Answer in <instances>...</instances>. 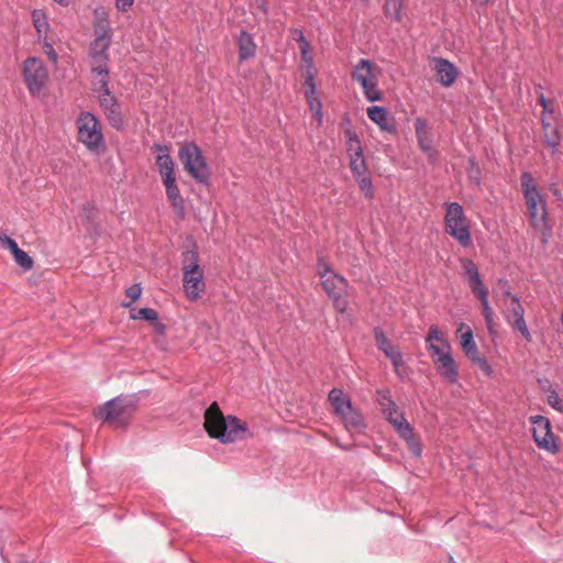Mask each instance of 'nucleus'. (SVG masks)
Instances as JSON below:
<instances>
[{"label": "nucleus", "mask_w": 563, "mask_h": 563, "mask_svg": "<svg viewBox=\"0 0 563 563\" xmlns=\"http://www.w3.org/2000/svg\"><path fill=\"white\" fill-rule=\"evenodd\" d=\"M426 347L434 364L438 374L451 384L457 382L459 369L452 357L451 344L438 325L432 324L426 336Z\"/></svg>", "instance_id": "1"}, {"label": "nucleus", "mask_w": 563, "mask_h": 563, "mask_svg": "<svg viewBox=\"0 0 563 563\" xmlns=\"http://www.w3.org/2000/svg\"><path fill=\"white\" fill-rule=\"evenodd\" d=\"M205 428L211 438L222 443H232L249 437V428L234 416L224 417L217 402L205 412Z\"/></svg>", "instance_id": "2"}, {"label": "nucleus", "mask_w": 563, "mask_h": 563, "mask_svg": "<svg viewBox=\"0 0 563 563\" xmlns=\"http://www.w3.org/2000/svg\"><path fill=\"white\" fill-rule=\"evenodd\" d=\"M520 183L531 225L538 231L549 229L547 201L541 195L533 176L529 172H523L520 176Z\"/></svg>", "instance_id": "3"}, {"label": "nucleus", "mask_w": 563, "mask_h": 563, "mask_svg": "<svg viewBox=\"0 0 563 563\" xmlns=\"http://www.w3.org/2000/svg\"><path fill=\"white\" fill-rule=\"evenodd\" d=\"M183 288L186 297L195 301L205 291V274L199 264V254L196 249L187 250L181 254Z\"/></svg>", "instance_id": "4"}, {"label": "nucleus", "mask_w": 563, "mask_h": 563, "mask_svg": "<svg viewBox=\"0 0 563 563\" xmlns=\"http://www.w3.org/2000/svg\"><path fill=\"white\" fill-rule=\"evenodd\" d=\"M78 141L92 154H101L106 150V140L99 119L89 111L80 112L76 119Z\"/></svg>", "instance_id": "5"}, {"label": "nucleus", "mask_w": 563, "mask_h": 563, "mask_svg": "<svg viewBox=\"0 0 563 563\" xmlns=\"http://www.w3.org/2000/svg\"><path fill=\"white\" fill-rule=\"evenodd\" d=\"M317 273L321 279V285L327 295L333 300L334 308L343 313L347 308V301L344 297L347 288V280L336 274L330 264L319 258L317 263Z\"/></svg>", "instance_id": "6"}, {"label": "nucleus", "mask_w": 563, "mask_h": 563, "mask_svg": "<svg viewBox=\"0 0 563 563\" xmlns=\"http://www.w3.org/2000/svg\"><path fill=\"white\" fill-rule=\"evenodd\" d=\"M136 406L137 400L133 396H118L98 408L97 418L117 428L124 427Z\"/></svg>", "instance_id": "7"}, {"label": "nucleus", "mask_w": 563, "mask_h": 563, "mask_svg": "<svg viewBox=\"0 0 563 563\" xmlns=\"http://www.w3.org/2000/svg\"><path fill=\"white\" fill-rule=\"evenodd\" d=\"M444 217L445 232L463 247L472 245L470 222L463 207L459 202H449Z\"/></svg>", "instance_id": "8"}, {"label": "nucleus", "mask_w": 563, "mask_h": 563, "mask_svg": "<svg viewBox=\"0 0 563 563\" xmlns=\"http://www.w3.org/2000/svg\"><path fill=\"white\" fill-rule=\"evenodd\" d=\"M178 156L187 173L198 183L207 184L210 170L200 147L195 142H186L179 148Z\"/></svg>", "instance_id": "9"}, {"label": "nucleus", "mask_w": 563, "mask_h": 563, "mask_svg": "<svg viewBox=\"0 0 563 563\" xmlns=\"http://www.w3.org/2000/svg\"><path fill=\"white\" fill-rule=\"evenodd\" d=\"M460 263L466 275L472 294L481 301L483 306L484 319L494 317L493 309L488 301V289L483 284L477 265L470 258H461Z\"/></svg>", "instance_id": "10"}, {"label": "nucleus", "mask_w": 563, "mask_h": 563, "mask_svg": "<svg viewBox=\"0 0 563 563\" xmlns=\"http://www.w3.org/2000/svg\"><path fill=\"white\" fill-rule=\"evenodd\" d=\"M353 78L361 85L365 98L371 101H379L382 92L377 87V74L373 63L368 59L362 58L353 71Z\"/></svg>", "instance_id": "11"}, {"label": "nucleus", "mask_w": 563, "mask_h": 563, "mask_svg": "<svg viewBox=\"0 0 563 563\" xmlns=\"http://www.w3.org/2000/svg\"><path fill=\"white\" fill-rule=\"evenodd\" d=\"M353 78L361 85L365 98L371 101H379L382 92L377 87V74L373 63L368 59L362 58L353 71Z\"/></svg>", "instance_id": "12"}, {"label": "nucleus", "mask_w": 563, "mask_h": 563, "mask_svg": "<svg viewBox=\"0 0 563 563\" xmlns=\"http://www.w3.org/2000/svg\"><path fill=\"white\" fill-rule=\"evenodd\" d=\"M23 77L30 95L38 96L48 80L47 67L42 59L29 57L23 63Z\"/></svg>", "instance_id": "13"}, {"label": "nucleus", "mask_w": 563, "mask_h": 563, "mask_svg": "<svg viewBox=\"0 0 563 563\" xmlns=\"http://www.w3.org/2000/svg\"><path fill=\"white\" fill-rule=\"evenodd\" d=\"M456 338L460 340L461 347L465 355L476 364L487 376H490L493 368L485 357L479 356V352L474 340L473 330L465 323H461L456 329Z\"/></svg>", "instance_id": "14"}, {"label": "nucleus", "mask_w": 563, "mask_h": 563, "mask_svg": "<svg viewBox=\"0 0 563 563\" xmlns=\"http://www.w3.org/2000/svg\"><path fill=\"white\" fill-rule=\"evenodd\" d=\"M99 91L101 92L99 96L100 107L102 108L109 124L113 129L120 131L124 126V120L117 98L109 89V79H99Z\"/></svg>", "instance_id": "15"}, {"label": "nucleus", "mask_w": 563, "mask_h": 563, "mask_svg": "<svg viewBox=\"0 0 563 563\" xmlns=\"http://www.w3.org/2000/svg\"><path fill=\"white\" fill-rule=\"evenodd\" d=\"M377 401L380 406L385 419L394 427L396 432L407 434L409 433L410 423L405 418L404 412L398 408L396 402L391 399L388 390L377 391Z\"/></svg>", "instance_id": "16"}, {"label": "nucleus", "mask_w": 563, "mask_h": 563, "mask_svg": "<svg viewBox=\"0 0 563 563\" xmlns=\"http://www.w3.org/2000/svg\"><path fill=\"white\" fill-rule=\"evenodd\" d=\"M529 420L532 426V437L537 446L550 453H556L559 446L552 432L550 420L540 415L531 416Z\"/></svg>", "instance_id": "17"}, {"label": "nucleus", "mask_w": 563, "mask_h": 563, "mask_svg": "<svg viewBox=\"0 0 563 563\" xmlns=\"http://www.w3.org/2000/svg\"><path fill=\"white\" fill-rule=\"evenodd\" d=\"M111 40L95 38L90 44L91 73L99 79H109V48Z\"/></svg>", "instance_id": "18"}, {"label": "nucleus", "mask_w": 563, "mask_h": 563, "mask_svg": "<svg viewBox=\"0 0 563 563\" xmlns=\"http://www.w3.org/2000/svg\"><path fill=\"white\" fill-rule=\"evenodd\" d=\"M346 151L350 158V168L354 178L369 174L363 155L361 141L355 132L347 130Z\"/></svg>", "instance_id": "19"}, {"label": "nucleus", "mask_w": 563, "mask_h": 563, "mask_svg": "<svg viewBox=\"0 0 563 563\" xmlns=\"http://www.w3.org/2000/svg\"><path fill=\"white\" fill-rule=\"evenodd\" d=\"M374 336L378 350L382 351L386 355V357L390 360L396 374L402 378L401 371L404 368H407V365L402 358V353L400 352L398 346L393 344V342L386 336L384 331L378 327L374 329Z\"/></svg>", "instance_id": "20"}, {"label": "nucleus", "mask_w": 563, "mask_h": 563, "mask_svg": "<svg viewBox=\"0 0 563 563\" xmlns=\"http://www.w3.org/2000/svg\"><path fill=\"white\" fill-rule=\"evenodd\" d=\"M152 151L157 152L156 166L163 180L176 178L175 175V162L169 154V147L155 143L152 146Z\"/></svg>", "instance_id": "21"}, {"label": "nucleus", "mask_w": 563, "mask_h": 563, "mask_svg": "<svg viewBox=\"0 0 563 563\" xmlns=\"http://www.w3.org/2000/svg\"><path fill=\"white\" fill-rule=\"evenodd\" d=\"M415 131L420 150L428 155L429 159L435 161L438 153L432 146L427 121L422 118H417L415 121Z\"/></svg>", "instance_id": "22"}, {"label": "nucleus", "mask_w": 563, "mask_h": 563, "mask_svg": "<svg viewBox=\"0 0 563 563\" xmlns=\"http://www.w3.org/2000/svg\"><path fill=\"white\" fill-rule=\"evenodd\" d=\"M435 70L438 81L444 87L452 86L459 76L456 66L445 58L435 59Z\"/></svg>", "instance_id": "23"}, {"label": "nucleus", "mask_w": 563, "mask_h": 563, "mask_svg": "<svg viewBox=\"0 0 563 563\" xmlns=\"http://www.w3.org/2000/svg\"><path fill=\"white\" fill-rule=\"evenodd\" d=\"M238 48L240 62H245L253 58L257 48L253 35L247 31H241L238 36Z\"/></svg>", "instance_id": "24"}, {"label": "nucleus", "mask_w": 563, "mask_h": 563, "mask_svg": "<svg viewBox=\"0 0 563 563\" xmlns=\"http://www.w3.org/2000/svg\"><path fill=\"white\" fill-rule=\"evenodd\" d=\"M340 420L342 421L344 428L347 431H357L362 432L365 429V422L363 415L360 410L355 409L353 406L351 409H347L344 415H341Z\"/></svg>", "instance_id": "25"}, {"label": "nucleus", "mask_w": 563, "mask_h": 563, "mask_svg": "<svg viewBox=\"0 0 563 563\" xmlns=\"http://www.w3.org/2000/svg\"><path fill=\"white\" fill-rule=\"evenodd\" d=\"M541 125L545 144L553 153H556L561 143V134L558 128L552 125L549 119L544 115H541Z\"/></svg>", "instance_id": "26"}, {"label": "nucleus", "mask_w": 563, "mask_h": 563, "mask_svg": "<svg viewBox=\"0 0 563 563\" xmlns=\"http://www.w3.org/2000/svg\"><path fill=\"white\" fill-rule=\"evenodd\" d=\"M328 398L338 417L344 415V412L353 406L350 397L339 388L331 389Z\"/></svg>", "instance_id": "27"}, {"label": "nucleus", "mask_w": 563, "mask_h": 563, "mask_svg": "<svg viewBox=\"0 0 563 563\" xmlns=\"http://www.w3.org/2000/svg\"><path fill=\"white\" fill-rule=\"evenodd\" d=\"M165 189H166V196L168 200L170 201L173 208L177 210L180 214L184 213V198L180 194V190L177 186L176 178L167 179L162 181Z\"/></svg>", "instance_id": "28"}, {"label": "nucleus", "mask_w": 563, "mask_h": 563, "mask_svg": "<svg viewBox=\"0 0 563 563\" xmlns=\"http://www.w3.org/2000/svg\"><path fill=\"white\" fill-rule=\"evenodd\" d=\"M405 0H385L383 11L386 18L391 22H400L402 20V9Z\"/></svg>", "instance_id": "29"}, {"label": "nucleus", "mask_w": 563, "mask_h": 563, "mask_svg": "<svg viewBox=\"0 0 563 563\" xmlns=\"http://www.w3.org/2000/svg\"><path fill=\"white\" fill-rule=\"evenodd\" d=\"M368 118L382 130L390 131L393 128L387 123V111L384 107L373 106L367 109Z\"/></svg>", "instance_id": "30"}, {"label": "nucleus", "mask_w": 563, "mask_h": 563, "mask_svg": "<svg viewBox=\"0 0 563 563\" xmlns=\"http://www.w3.org/2000/svg\"><path fill=\"white\" fill-rule=\"evenodd\" d=\"M398 435L406 441L408 450L410 451V453L413 456H416V457H420L421 456V454H422V444L416 438L412 427H409V433H407V434L399 433Z\"/></svg>", "instance_id": "31"}, {"label": "nucleus", "mask_w": 563, "mask_h": 563, "mask_svg": "<svg viewBox=\"0 0 563 563\" xmlns=\"http://www.w3.org/2000/svg\"><path fill=\"white\" fill-rule=\"evenodd\" d=\"M296 33L298 34L296 41L299 44L302 62L305 64L313 63V59H312V56H311V52H310V43L305 37L302 31L296 30Z\"/></svg>", "instance_id": "32"}, {"label": "nucleus", "mask_w": 563, "mask_h": 563, "mask_svg": "<svg viewBox=\"0 0 563 563\" xmlns=\"http://www.w3.org/2000/svg\"><path fill=\"white\" fill-rule=\"evenodd\" d=\"M355 180L364 196L372 199L375 191L369 174L358 176L355 178Z\"/></svg>", "instance_id": "33"}, {"label": "nucleus", "mask_w": 563, "mask_h": 563, "mask_svg": "<svg viewBox=\"0 0 563 563\" xmlns=\"http://www.w3.org/2000/svg\"><path fill=\"white\" fill-rule=\"evenodd\" d=\"M32 21L38 34L46 33L48 30V22L44 11L34 10L32 12Z\"/></svg>", "instance_id": "34"}, {"label": "nucleus", "mask_w": 563, "mask_h": 563, "mask_svg": "<svg viewBox=\"0 0 563 563\" xmlns=\"http://www.w3.org/2000/svg\"><path fill=\"white\" fill-rule=\"evenodd\" d=\"M104 22L99 21L98 23H95L93 30H95V38H101V40H111L112 41V30L108 24L107 21V14H104Z\"/></svg>", "instance_id": "35"}, {"label": "nucleus", "mask_w": 563, "mask_h": 563, "mask_svg": "<svg viewBox=\"0 0 563 563\" xmlns=\"http://www.w3.org/2000/svg\"><path fill=\"white\" fill-rule=\"evenodd\" d=\"M14 257L15 263L23 269V271H30L33 268L34 262L32 257L21 250L20 247L12 254Z\"/></svg>", "instance_id": "36"}, {"label": "nucleus", "mask_w": 563, "mask_h": 563, "mask_svg": "<svg viewBox=\"0 0 563 563\" xmlns=\"http://www.w3.org/2000/svg\"><path fill=\"white\" fill-rule=\"evenodd\" d=\"M507 317H510L511 320H518L525 317V308L522 307L518 296H511V302L508 307L506 318Z\"/></svg>", "instance_id": "37"}, {"label": "nucleus", "mask_w": 563, "mask_h": 563, "mask_svg": "<svg viewBox=\"0 0 563 563\" xmlns=\"http://www.w3.org/2000/svg\"><path fill=\"white\" fill-rule=\"evenodd\" d=\"M507 321L514 330L518 331L522 335L527 342H531L532 336L526 323L525 317L518 320H511L510 317H507Z\"/></svg>", "instance_id": "38"}, {"label": "nucleus", "mask_w": 563, "mask_h": 563, "mask_svg": "<svg viewBox=\"0 0 563 563\" xmlns=\"http://www.w3.org/2000/svg\"><path fill=\"white\" fill-rule=\"evenodd\" d=\"M547 402L551 408L563 413V399L555 389L550 388L547 391Z\"/></svg>", "instance_id": "39"}, {"label": "nucleus", "mask_w": 563, "mask_h": 563, "mask_svg": "<svg viewBox=\"0 0 563 563\" xmlns=\"http://www.w3.org/2000/svg\"><path fill=\"white\" fill-rule=\"evenodd\" d=\"M132 318L154 322L158 320V313L153 308H141Z\"/></svg>", "instance_id": "40"}, {"label": "nucleus", "mask_w": 563, "mask_h": 563, "mask_svg": "<svg viewBox=\"0 0 563 563\" xmlns=\"http://www.w3.org/2000/svg\"><path fill=\"white\" fill-rule=\"evenodd\" d=\"M310 110L313 112L316 119L318 120L319 124L322 123V104L318 97H313L310 99H307Z\"/></svg>", "instance_id": "41"}, {"label": "nucleus", "mask_w": 563, "mask_h": 563, "mask_svg": "<svg viewBox=\"0 0 563 563\" xmlns=\"http://www.w3.org/2000/svg\"><path fill=\"white\" fill-rule=\"evenodd\" d=\"M142 294V287L140 284H133L132 286H130L126 290H125V295L126 297L130 298V302L128 303H124V306H131L132 303H134L141 296Z\"/></svg>", "instance_id": "42"}, {"label": "nucleus", "mask_w": 563, "mask_h": 563, "mask_svg": "<svg viewBox=\"0 0 563 563\" xmlns=\"http://www.w3.org/2000/svg\"><path fill=\"white\" fill-rule=\"evenodd\" d=\"M538 102L542 106L541 115H552L554 113V106L551 100L547 99L543 93H541L538 98Z\"/></svg>", "instance_id": "43"}, {"label": "nucleus", "mask_w": 563, "mask_h": 563, "mask_svg": "<svg viewBox=\"0 0 563 563\" xmlns=\"http://www.w3.org/2000/svg\"><path fill=\"white\" fill-rule=\"evenodd\" d=\"M0 245L9 250L12 254L19 249L18 243L0 231Z\"/></svg>", "instance_id": "44"}, {"label": "nucleus", "mask_w": 563, "mask_h": 563, "mask_svg": "<svg viewBox=\"0 0 563 563\" xmlns=\"http://www.w3.org/2000/svg\"><path fill=\"white\" fill-rule=\"evenodd\" d=\"M314 78L316 77H310V76H306L305 77V85L308 87V90L306 91V98L307 99L317 97L316 96L317 86H316V82H314Z\"/></svg>", "instance_id": "45"}, {"label": "nucleus", "mask_w": 563, "mask_h": 563, "mask_svg": "<svg viewBox=\"0 0 563 563\" xmlns=\"http://www.w3.org/2000/svg\"><path fill=\"white\" fill-rule=\"evenodd\" d=\"M134 3V0H115V7L121 12H126Z\"/></svg>", "instance_id": "46"}, {"label": "nucleus", "mask_w": 563, "mask_h": 563, "mask_svg": "<svg viewBox=\"0 0 563 563\" xmlns=\"http://www.w3.org/2000/svg\"><path fill=\"white\" fill-rule=\"evenodd\" d=\"M302 75H303V77H306V76L316 77V68H314L313 63L305 64V69H303Z\"/></svg>", "instance_id": "47"}, {"label": "nucleus", "mask_w": 563, "mask_h": 563, "mask_svg": "<svg viewBox=\"0 0 563 563\" xmlns=\"http://www.w3.org/2000/svg\"><path fill=\"white\" fill-rule=\"evenodd\" d=\"M45 53L48 55V57L53 60V62H57V54L56 52L54 51L53 46L51 44H46L45 45Z\"/></svg>", "instance_id": "48"}, {"label": "nucleus", "mask_w": 563, "mask_h": 563, "mask_svg": "<svg viewBox=\"0 0 563 563\" xmlns=\"http://www.w3.org/2000/svg\"><path fill=\"white\" fill-rule=\"evenodd\" d=\"M499 283L504 284V287H503L504 295L511 299V296H514V295L510 291V286H509L508 282L506 279H500Z\"/></svg>", "instance_id": "49"}, {"label": "nucleus", "mask_w": 563, "mask_h": 563, "mask_svg": "<svg viewBox=\"0 0 563 563\" xmlns=\"http://www.w3.org/2000/svg\"><path fill=\"white\" fill-rule=\"evenodd\" d=\"M488 331L492 333L494 328V319L489 317V319H485Z\"/></svg>", "instance_id": "50"}, {"label": "nucleus", "mask_w": 563, "mask_h": 563, "mask_svg": "<svg viewBox=\"0 0 563 563\" xmlns=\"http://www.w3.org/2000/svg\"><path fill=\"white\" fill-rule=\"evenodd\" d=\"M257 3H258V8L266 11V0H257Z\"/></svg>", "instance_id": "51"}, {"label": "nucleus", "mask_w": 563, "mask_h": 563, "mask_svg": "<svg viewBox=\"0 0 563 563\" xmlns=\"http://www.w3.org/2000/svg\"><path fill=\"white\" fill-rule=\"evenodd\" d=\"M474 3L485 5L489 0H472Z\"/></svg>", "instance_id": "52"}, {"label": "nucleus", "mask_w": 563, "mask_h": 563, "mask_svg": "<svg viewBox=\"0 0 563 563\" xmlns=\"http://www.w3.org/2000/svg\"><path fill=\"white\" fill-rule=\"evenodd\" d=\"M21 563H29L27 561H22Z\"/></svg>", "instance_id": "53"}]
</instances>
